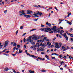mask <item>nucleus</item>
Masks as SVG:
<instances>
[{"label":"nucleus","instance_id":"nucleus-14","mask_svg":"<svg viewBox=\"0 0 73 73\" xmlns=\"http://www.w3.org/2000/svg\"><path fill=\"white\" fill-rule=\"evenodd\" d=\"M44 46H45L44 47H45V46H45V44L44 43H43V44H40V46H42V47H44Z\"/></svg>","mask_w":73,"mask_h":73},{"label":"nucleus","instance_id":"nucleus-16","mask_svg":"<svg viewBox=\"0 0 73 73\" xmlns=\"http://www.w3.org/2000/svg\"><path fill=\"white\" fill-rule=\"evenodd\" d=\"M67 23L68 24H69L70 25H72V21H71V22H69L68 21Z\"/></svg>","mask_w":73,"mask_h":73},{"label":"nucleus","instance_id":"nucleus-26","mask_svg":"<svg viewBox=\"0 0 73 73\" xmlns=\"http://www.w3.org/2000/svg\"><path fill=\"white\" fill-rule=\"evenodd\" d=\"M42 72H46V70H41Z\"/></svg>","mask_w":73,"mask_h":73},{"label":"nucleus","instance_id":"nucleus-11","mask_svg":"<svg viewBox=\"0 0 73 73\" xmlns=\"http://www.w3.org/2000/svg\"><path fill=\"white\" fill-rule=\"evenodd\" d=\"M56 31L57 32H58V33H59L60 31V28H57L56 29V31Z\"/></svg>","mask_w":73,"mask_h":73},{"label":"nucleus","instance_id":"nucleus-40","mask_svg":"<svg viewBox=\"0 0 73 73\" xmlns=\"http://www.w3.org/2000/svg\"><path fill=\"white\" fill-rule=\"evenodd\" d=\"M70 40V41H72V42H73V38H71Z\"/></svg>","mask_w":73,"mask_h":73},{"label":"nucleus","instance_id":"nucleus-45","mask_svg":"<svg viewBox=\"0 0 73 73\" xmlns=\"http://www.w3.org/2000/svg\"><path fill=\"white\" fill-rule=\"evenodd\" d=\"M3 45H1L0 46V49H1V48H2V47H3Z\"/></svg>","mask_w":73,"mask_h":73},{"label":"nucleus","instance_id":"nucleus-30","mask_svg":"<svg viewBox=\"0 0 73 73\" xmlns=\"http://www.w3.org/2000/svg\"><path fill=\"white\" fill-rule=\"evenodd\" d=\"M71 14V13H68V15L67 17H69V16Z\"/></svg>","mask_w":73,"mask_h":73},{"label":"nucleus","instance_id":"nucleus-8","mask_svg":"<svg viewBox=\"0 0 73 73\" xmlns=\"http://www.w3.org/2000/svg\"><path fill=\"white\" fill-rule=\"evenodd\" d=\"M8 42H9V41L8 40H7L5 42V46H7L8 44Z\"/></svg>","mask_w":73,"mask_h":73},{"label":"nucleus","instance_id":"nucleus-53","mask_svg":"<svg viewBox=\"0 0 73 73\" xmlns=\"http://www.w3.org/2000/svg\"><path fill=\"white\" fill-rule=\"evenodd\" d=\"M34 7H36V8H38V7L37 6L35 5L34 6Z\"/></svg>","mask_w":73,"mask_h":73},{"label":"nucleus","instance_id":"nucleus-62","mask_svg":"<svg viewBox=\"0 0 73 73\" xmlns=\"http://www.w3.org/2000/svg\"><path fill=\"white\" fill-rule=\"evenodd\" d=\"M60 28L61 29H63V27H60Z\"/></svg>","mask_w":73,"mask_h":73},{"label":"nucleus","instance_id":"nucleus-3","mask_svg":"<svg viewBox=\"0 0 73 73\" xmlns=\"http://www.w3.org/2000/svg\"><path fill=\"white\" fill-rule=\"evenodd\" d=\"M40 45H39V43H36V45L34 46V48L33 47V50H36V48L37 47H39Z\"/></svg>","mask_w":73,"mask_h":73},{"label":"nucleus","instance_id":"nucleus-27","mask_svg":"<svg viewBox=\"0 0 73 73\" xmlns=\"http://www.w3.org/2000/svg\"><path fill=\"white\" fill-rule=\"evenodd\" d=\"M65 48V47L64 46H62V49L64 50V49Z\"/></svg>","mask_w":73,"mask_h":73},{"label":"nucleus","instance_id":"nucleus-21","mask_svg":"<svg viewBox=\"0 0 73 73\" xmlns=\"http://www.w3.org/2000/svg\"><path fill=\"white\" fill-rule=\"evenodd\" d=\"M45 57L47 58V60H49V56H48V55H46L45 56Z\"/></svg>","mask_w":73,"mask_h":73},{"label":"nucleus","instance_id":"nucleus-32","mask_svg":"<svg viewBox=\"0 0 73 73\" xmlns=\"http://www.w3.org/2000/svg\"><path fill=\"white\" fill-rule=\"evenodd\" d=\"M41 54H45V52H41Z\"/></svg>","mask_w":73,"mask_h":73},{"label":"nucleus","instance_id":"nucleus-54","mask_svg":"<svg viewBox=\"0 0 73 73\" xmlns=\"http://www.w3.org/2000/svg\"><path fill=\"white\" fill-rule=\"evenodd\" d=\"M52 59H54V60H56V58H55V57H52Z\"/></svg>","mask_w":73,"mask_h":73},{"label":"nucleus","instance_id":"nucleus-47","mask_svg":"<svg viewBox=\"0 0 73 73\" xmlns=\"http://www.w3.org/2000/svg\"><path fill=\"white\" fill-rule=\"evenodd\" d=\"M49 32V33H53V31H51Z\"/></svg>","mask_w":73,"mask_h":73},{"label":"nucleus","instance_id":"nucleus-28","mask_svg":"<svg viewBox=\"0 0 73 73\" xmlns=\"http://www.w3.org/2000/svg\"><path fill=\"white\" fill-rule=\"evenodd\" d=\"M44 26H45V25H43L42 24H41V27H44Z\"/></svg>","mask_w":73,"mask_h":73},{"label":"nucleus","instance_id":"nucleus-10","mask_svg":"<svg viewBox=\"0 0 73 73\" xmlns=\"http://www.w3.org/2000/svg\"><path fill=\"white\" fill-rule=\"evenodd\" d=\"M27 14H31V13H32V12H33L32 11H30L29 10H27Z\"/></svg>","mask_w":73,"mask_h":73},{"label":"nucleus","instance_id":"nucleus-52","mask_svg":"<svg viewBox=\"0 0 73 73\" xmlns=\"http://www.w3.org/2000/svg\"><path fill=\"white\" fill-rule=\"evenodd\" d=\"M27 55H28L30 56H31V55L29 54V53H27Z\"/></svg>","mask_w":73,"mask_h":73},{"label":"nucleus","instance_id":"nucleus-58","mask_svg":"<svg viewBox=\"0 0 73 73\" xmlns=\"http://www.w3.org/2000/svg\"><path fill=\"white\" fill-rule=\"evenodd\" d=\"M31 43H32L31 44L32 45H34V44H35V42H33Z\"/></svg>","mask_w":73,"mask_h":73},{"label":"nucleus","instance_id":"nucleus-49","mask_svg":"<svg viewBox=\"0 0 73 73\" xmlns=\"http://www.w3.org/2000/svg\"><path fill=\"white\" fill-rule=\"evenodd\" d=\"M69 58L70 59H71V58H72V57L70 55L69 56Z\"/></svg>","mask_w":73,"mask_h":73},{"label":"nucleus","instance_id":"nucleus-23","mask_svg":"<svg viewBox=\"0 0 73 73\" xmlns=\"http://www.w3.org/2000/svg\"><path fill=\"white\" fill-rule=\"evenodd\" d=\"M3 54L7 56H9V54Z\"/></svg>","mask_w":73,"mask_h":73},{"label":"nucleus","instance_id":"nucleus-57","mask_svg":"<svg viewBox=\"0 0 73 73\" xmlns=\"http://www.w3.org/2000/svg\"><path fill=\"white\" fill-rule=\"evenodd\" d=\"M50 42H49V41L48 42H47V45H49V44Z\"/></svg>","mask_w":73,"mask_h":73},{"label":"nucleus","instance_id":"nucleus-39","mask_svg":"<svg viewBox=\"0 0 73 73\" xmlns=\"http://www.w3.org/2000/svg\"><path fill=\"white\" fill-rule=\"evenodd\" d=\"M6 51H7V49H5L4 50H3L2 51V52H6Z\"/></svg>","mask_w":73,"mask_h":73},{"label":"nucleus","instance_id":"nucleus-20","mask_svg":"<svg viewBox=\"0 0 73 73\" xmlns=\"http://www.w3.org/2000/svg\"><path fill=\"white\" fill-rule=\"evenodd\" d=\"M44 48H45V47H43V48H41V49H40L41 51H42H42H44V50H44Z\"/></svg>","mask_w":73,"mask_h":73},{"label":"nucleus","instance_id":"nucleus-59","mask_svg":"<svg viewBox=\"0 0 73 73\" xmlns=\"http://www.w3.org/2000/svg\"><path fill=\"white\" fill-rule=\"evenodd\" d=\"M38 5V7H39V8H41V6H40V5Z\"/></svg>","mask_w":73,"mask_h":73},{"label":"nucleus","instance_id":"nucleus-9","mask_svg":"<svg viewBox=\"0 0 73 73\" xmlns=\"http://www.w3.org/2000/svg\"><path fill=\"white\" fill-rule=\"evenodd\" d=\"M25 12L24 11L22 10V11H19V13H21L22 14H23V15H25Z\"/></svg>","mask_w":73,"mask_h":73},{"label":"nucleus","instance_id":"nucleus-44","mask_svg":"<svg viewBox=\"0 0 73 73\" xmlns=\"http://www.w3.org/2000/svg\"><path fill=\"white\" fill-rule=\"evenodd\" d=\"M26 33H25L24 34H23V35H22V36H25V35H26Z\"/></svg>","mask_w":73,"mask_h":73},{"label":"nucleus","instance_id":"nucleus-46","mask_svg":"<svg viewBox=\"0 0 73 73\" xmlns=\"http://www.w3.org/2000/svg\"><path fill=\"white\" fill-rule=\"evenodd\" d=\"M63 63H64V61H62L60 63V64H61V65H62Z\"/></svg>","mask_w":73,"mask_h":73},{"label":"nucleus","instance_id":"nucleus-15","mask_svg":"<svg viewBox=\"0 0 73 73\" xmlns=\"http://www.w3.org/2000/svg\"><path fill=\"white\" fill-rule=\"evenodd\" d=\"M67 49L66 48L64 50H63V51H65V50H66L67 49H70V48H69V47L68 46L67 47Z\"/></svg>","mask_w":73,"mask_h":73},{"label":"nucleus","instance_id":"nucleus-24","mask_svg":"<svg viewBox=\"0 0 73 73\" xmlns=\"http://www.w3.org/2000/svg\"><path fill=\"white\" fill-rule=\"evenodd\" d=\"M9 70V69L8 68H6L4 70L5 71H8Z\"/></svg>","mask_w":73,"mask_h":73},{"label":"nucleus","instance_id":"nucleus-7","mask_svg":"<svg viewBox=\"0 0 73 73\" xmlns=\"http://www.w3.org/2000/svg\"><path fill=\"white\" fill-rule=\"evenodd\" d=\"M51 29V31H52V30H53L54 31H56V26H54L51 29Z\"/></svg>","mask_w":73,"mask_h":73},{"label":"nucleus","instance_id":"nucleus-31","mask_svg":"<svg viewBox=\"0 0 73 73\" xmlns=\"http://www.w3.org/2000/svg\"><path fill=\"white\" fill-rule=\"evenodd\" d=\"M22 52H23V50H21L20 51H19V52L18 53L19 54H20V53H22Z\"/></svg>","mask_w":73,"mask_h":73},{"label":"nucleus","instance_id":"nucleus-18","mask_svg":"<svg viewBox=\"0 0 73 73\" xmlns=\"http://www.w3.org/2000/svg\"><path fill=\"white\" fill-rule=\"evenodd\" d=\"M36 50H37V51L38 52H40V51H41V49H40V48H38L36 49Z\"/></svg>","mask_w":73,"mask_h":73},{"label":"nucleus","instance_id":"nucleus-17","mask_svg":"<svg viewBox=\"0 0 73 73\" xmlns=\"http://www.w3.org/2000/svg\"><path fill=\"white\" fill-rule=\"evenodd\" d=\"M46 25H48V26H51V25L50 23H49L48 22H46Z\"/></svg>","mask_w":73,"mask_h":73},{"label":"nucleus","instance_id":"nucleus-5","mask_svg":"<svg viewBox=\"0 0 73 73\" xmlns=\"http://www.w3.org/2000/svg\"><path fill=\"white\" fill-rule=\"evenodd\" d=\"M66 33H64V34H62V36H64V37L66 38V40L67 41L68 40V37L66 36Z\"/></svg>","mask_w":73,"mask_h":73},{"label":"nucleus","instance_id":"nucleus-37","mask_svg":"<svg viewBox=\"0 0 73 73\" xmlns=\"http://www.w3.org/2000/svg\"><path fill=\"white\" fill-rule=\"evenodd\" d=\"M23 41L24 42H25V41H26V39H25V38H24L23 39Z\"/></svg>","mask_w":73,"mask_h":73},{"label":"nucleus","instance_id":"nucleus-1","mask_svg":"<svg viewBox=\"0 0 73 73\" xmlns=\"http://www.w3.org/2000/svg\"><path fill=\"white\" fill-rule=\"evenodd\" d=\"M41 31H44V32H48V31H51V29L49 28H41L40 30Z\"/></svg>","mask_w":73,"mask_h":73},{"label":"nucleus","instance_id":"nucleus-56","mask_svg":"<svg viewBox=\"0 0 73 73\" xmlns=\"http://www.w3.org/2000/svg\"><path fill=\"white\" fill-rule=\"evenodd\" d=\"M24 48H27V45H24Z\"/></svg>","mask_w":73,"mask_h":73},{"label":"nucleus","instance_id":"nucleus-55","mask_svg":"<svg viewBox=\"0 0 73 73\" xmlns=\"http://www.w3.org/2000/svg\"><path fill=\"white\" fill-rule=\"evenodd\" d=\"M11 54L13 56H16V54Z\"/></svg>","mask_w":73,"mask_h":73},{"label":"nucleus","instance_id":"nucleus-50","mask_svg":"<svg viewBox=\"0 0 73 73\" xmlns=\"http://www.w3.org/2000/svg\"><path fill=\"white\" fill-rule=\"evenodd\" d=\"M16 47H15L14 48H13V50H16Z\"/></svg>","mask_w":73,"mask_h":73},{"label":"nucleus","instance_id":"nucleus-4","mask_svg":"<svg viewBox=\"0 0 73 73\" xmlns=\"http://www.w3.org/2000/svg\"><path fill=\"white\" fill-rule=\"evenodd\" d=\"M32 39V40H37V36H36V35H34L33 36Z\"/></svg>","mask_w":73,"mask_h":73},{"label":"nucleus","instance_id":"nucleus-51","mask_svg":"<svg viewBox=\"0 0 73 73\" xmlns=\"http://www.w3.org/2000/svg\"><path fill=\"white\" fill-rule=\"evenodd\" d=\"M13 72H14V73H16V72L15 71V70L13 69Z\"/></svg>","mask_w":73,"mask_h":73},{"label":"nucleus","instance_id":"nucleus-60","mask_svg":"<svg viewBox=\"0 0 73 73\" xmlns=\"http://www.w3.org/2000/svg\"><path fill=\"white\" fill-rule=\"evenodd\" d=\"M58 36L59 37H60V38H62V36H61L60 35H59Z\"/></svg>","mask_w":73,"mask_h":73},{"label":"nucleus","instance_id":"nucleus-13","mask_svg":"<svg viewBox=\"0 0 73 73\" xmlns=\"http://www.w3.org/2000/svg\"><path fill=\"white\" fill-rule=\"evenodd\" d=\"M38 15H40V16H41L42 15V13H40L39 11H38Z\"/></svg>","mask_w":73,"mask_h":73},{"label":"nucleus","instance_id":"nucleus-12","mask_svg":"<svg viewBox=\"0 0 73 73\" xmlns=\"http://www.w3.org/2000/svg\"><path fill=\"white\" fill-rule=\"evenodd\" d=\"M46 38H47V37H44L43 39L42 40V42H44L45 40H46Z\"/></svg>","mask_w":73,"mask_h":73},{"label":"nucleus","instance_id":"nucleus-34","mask_svg":"<svg viewBox=\"0 0 73 73\" xmlns=\"http://www.w3.org/2000/svg\"><path fill=\"white\" fill-rule=\"evenodd\" d=\"M20 29H23V26H21L20 27Z\"/></svg>","mask_w":73,"mask_h":73},{"label":"nucleus","instance_id":"nucleus-63","mask_svg":"<svg viewBox=\"0 0 73 73\" xmlns=\"http://www.w3.org/2000/svg\"><path fill=\"white\" fill-rule=\"evenodd\" d=\"M54 54H55V55H56V56H58V54H57L56 53H54Z\"/></svg>","mask_w":73,"mask_h":73},{"label":"nucleus","instance_id":"nucleus-43","mask_svg":"<svg viewBox=\"0 0 73 73\" xmlns=\"http://www.w3.org/2000/svg\"><path fill=\"white\" fill-rule=\"evenodd\" d=\"M7 10H6L5 11H4V12L5 14L7 13Z\"/></svg>","mask_w":73,"mask_h":73},{"label":"nucleus","instance_id":"nucleus-19","mask_svg":"<svg viewBox=\"0 0 73 73\" xmlns=\"http://www.w3.org/2000/svg\"><path fill=\"white\" fill-rule=\"evenodd\" d=\"M59 57H60V58L61 59H62V58L63 57H62V54H61L59 55Z\"/></svg>","mask_w":73,"mask_h":73},{"label":"nucleus","instance_id":"nucleus-42","mask_svg":"<svg viewBox=\"0 0 73 73\" xmlns=\"http://www.w3.org/2000/svg\"><path fill=\"white\" fill-rule=\"evenodd\" d=\"M63 58H64V59H66V56H64L63 57Z\"/></svg>","mask_w":73,"mask_h":73},{"label":"nucleus","instance_id":"nucleus-35","mask_svg":"<svg viewBox=\"0 0 73 73\" xmlns=\"http://www.w3.org/2000/svg\"><path fill=\"white\" fill-rule=\"evenodd\" d=\"M73 31V29L71 28L70 29V30L69 31V32H71V31Z\"/></svg>","mask_w":73,"mask_h":73},{"label":"nucleus","instance_id":"nucleus-38","mask_svg":"<svg viewBox=\"0 0 73 73\" xmlns=\"http://www.w3.org/2000/svg\"><path fill=\"white\" fill-rule=\"evenodd\" d=\"M36 14H33V15H34V16H34L33 17H36Z\"/></svg>","mask_w":73,"mask_h":73},{"label":"nucleus","instance_id":"nucleus-25","mask_svg":"<svg viewBox=\"0 0 73 73\" xmlns=\"http://www.w3.org/2000/svg\"><path fill=\"white\" fill-rule=\"evenodd\" d=\"M30 57H33L34 58H35V56L34 55H30Z\"/></svg>","mask_w":73,"mask_h":73},{"label":"nucleus","instance_id":"nucleus-33","mask_svg":"<svg viewBox=\"0 0 73 73\" xmlns=\"http://www.w3.org/2000/svg\"><path fill=\"white\" fill-rule=\"evenodd\" d=\"M13 45L14 46H16V45H17V44H16V43H14L13 44Z\"/></svg>","mask_w":73,"mask_h":73},{"label":"nucleus","instance_id":"nucleus-36","mask_svg":"<svg viewBox=\"0 0 73 73\" xmlns=\"http://www.w3.org/2000/svg\"><path fill=\"white\" fill-rule=\"evenodd\" d=\"M17 48H20V46L19 45H17Z\"/></svg>","mask_w":73,"mask_h":73},{"label":"nucleus","instance_id":"nucleus-6","mask_svg":"<svg viewBox=\"0 0 73 73\" xmlns=\"http://www.w3.org/2000/svg\"><path fill=\"white\" fill-rule=\"evenodd\" d=\"M32 36H29L27 39V41H29V42H30L31 40H32Z\"/></svg>","mask_w":73,"mask_h":73},{"label":"nucleus","instance_id":"nucleus-29","mask_svg":"<svg viewBox=\"0 0 73 73\" xmlns=\"http://www.w3.org/2000/svg\"><path fill=\"white\" fill-rule=\"evenodd\" d=\"M42 41V40H37V42H41Z\"/></svg>","mask_w":73,"mask_h":73},{"label":"nucleus","instance_id":"nucleus-64","mask_svg":"<svg viewBox=\"0 0 73 73\" xmlns=\"http://www.w3.org/2000/svg\"><path fill=\"white\" fill-rule=\"evenodd\" d=\"M18 31H16V35H17V33H18Z\"/></svg>","mask_w":73,"mask_h":73},{"label":"nucleus","instance_id":"nucleus-2","mask_svg":"<svg viewBox=\"0 0 73 73\" xmlns=\"http://www.w3.org/2000/svg\"><path fill=\"white\" fill-rule=\"evenodd\" d=\"M55 44V48H60L61 46V45H62V43L61 42L60 43L56 42Z\"/></svg>","mask_w":73,"mask_h":73},{"label":"nucleus","instance_id":"nucleus-41","mask_svg":"<svg viewBox=\"0 0 73 73\" xmlns=\"http://www.w3.org/2000/svg\"><path fill=\"white\" fill-rule=\"evenodd\" d=\"M70 36H71V37H73V34H70Z\"/></svg>","mask_w":73,"mask_h":73},{"label":"nucleus","instance_id":"nucleus-48","mask_svg":"<svg viewBox=\"0 0 73 73\" xmlns=\"http://www.w3.org/2000/svg\"><path fill=\"white\" fill-rule=\"evenodd\" d=\"M30 42H31V43L32 42H33V40H32V39L30 41Z\"/></svg>","mask_w":73,"mask_h":73},{"label":"nucleus","instance_id":"nucleus-22","mask_svg":"<svg viewBox=\"0 0 73 73\" xmlns=\"http://www.w3.org/2000/svg\"><path fill=\"white\" fill-rule=\"evenodd\" d=\"M35 30H36V29H32L30 31V32H32V31H35Z\"/></svg>","mask_w":73,"mask_h":73},{"label":"nucleus","instance_id":"nucleus-61","mask_svg":"<svg viewBox=\"0 0 73 73\" xmlns=\"http://www.w3.org/2000/svg\"><path fill=\"white\" fill-rule=\"evenodd\" d=\"M45 36V35H43L41 36V37H44Z\"/></svg>","mask_w":73,"mask_h":73}]
</instances>
